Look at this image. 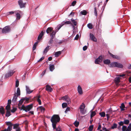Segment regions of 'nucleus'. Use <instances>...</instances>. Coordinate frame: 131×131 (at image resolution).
I'll use <instances>...</instances> for the list:
<instances>
[{
  "label": "nucleus",
  "mask_w": 131,
  "mask_h": 131,
  "mask_svg": "<svg viewBox=\"0 0 131 131\" xmlns=\"http://www.w3.org/2000/svg\"><path fill=\"white\" fill-rule=\"evenodd\" d=\"M11 115L10 112L9 111H6V117H9Z\"/></svg>",
  "instance_id": "f704fd0d"
},
{
  "label": "nucleus",
  "mask_w": 131,
  "mask_h": 131,
  "mask_svg": "<svg viewBox=\"0 0 131 131\" xmlns=\"http://www.w3.org/2000/svg\"><path fill=\"white\" fill-rule=\"evenodd\" d=\"M125 107V106L124 104L123 103H122L121 104V105L120 106V108L121 109V111H123L125 110L124 108Z\"/></svg>",
  "instance_id": "b1692460"
},
{
  "label": "nucleus",
  "mask_w": 131,
  "mask_h": 131,
  "mask_svg": "<svg viewBox=\"0 0 131 131\" xmlns=\"http://www.w3.org/2000/svg\"><path fill=\"white\" fill-rule=\"evenodd\" d=\"M61 99L63 100L66 101L68 104L71 103L70 99L66 95L61 98Z\"/></svg>",
  "instance_id": "0eeeda50"
},
{
  "label": "nucleus",
  "mask_w": 131,
  "mask_h": 131,
  "mask_svg": "<svg viewBox=\"0 0 131 131\" xmlns=\"http://www.w3.org/2000/svg\"><path fill=\"white\" fill-rule=\"evenodd\" d=\"M32 107L33 105L32 104H31L26 106L22 105L21 106L22 109L27 112L29 111Z\"/></svg>",
  "instance_id": "7ed1b4c3"
},
{
  "label": "nucleus",
  "mask_w": 131,
  "mask_h": 131,
  "mask_svg": "<svg viewBox=\"0 0 131 131\" xmlns=\"http://www.w3.org/2000/svg\"><path fill=\"white\" fill-rule=\"evenodd\" d=\"M43 35L44 34L43 32V31H41L38 36V40L40 39L41 38L42 36H43Z\"/></svg>",
  "instance_id": "6ab92c4d"
},
{
  "label": "nucleus",
  "mask_w": 131,
  "mask_h": 131,
  "mask_svg": "<svg viewBox=\"0 0 131 131\" xmlns=\"http://www.w3.org/2000/svg\"><path fill=\"white\" fill-rule=\"evenodd\" d=\"M117 124L115 123L113 124V126L111 127V128L112 129L116 128L117 127Z\"/></svg>",
  "instance_id": "a18cd8bd"
},
{
  "label": "nucleus",
  "mask_w": 131,
  "mask_h": 131,
  "mask_svg": "<svg viewBox=\"0 0 131 131\" xmlns=\"http://www.w3.org/2000/svg\"><path fill=\"white\" fill-rule=\"evenodd\" d=\"M19 85V82L18 80H17L16 82L15 86L17 87Z\"/></svg>",
  "instance_id": "3c124183"
},
{
  "label": "nucleus",
  "mask_w": 131,
  "mask_h": 131,
  "mask_svg": "<svg viewBox=\"0 0 131 131\" xmlns=\"http://www.w3.org/2000/svg\"><path fill=\"white\" fill-rule=\"evenodd\" d=\"M80 13L82 15H86L87 14V12L85 10H83L81 11L80 12Z\"/></svg>",
  "instance_id": "2f4dec72"
},
{
  "label": "nucleus",
  "mask_w": 131,
  "mask_h": 131,
  "mask_svg": "<svg viewBox=\"0 0 131 131\" xmlns=\"http://www.w3.org/2000/svg\"><path fill=\"white\" fill-rule=\"evenodd\" d=\"M102 129L104 130V131H109V130L107 129L106 128L103 127Z\"/></svg>",
  "instance_id": "774afa93"
},
{
  "label": "nucleus",
  "mask_w": 131,
  "mask_h": 131,
  "mask_svg": "<svg viewBox=\"0 0 131 131\" xmlns=\"http://www.w3.org/2000/svg\"><path fill=\"white\" fill-rule=\"evenodd\" d=\"M109 66L110 67H116L121 68H122L123 67V66L122 64L115 62H112L110 64Z\"/></svg>",
  "instance_id": "f03ea898"
},
{
  "label": "nucleus",
  "mask_w": 131,
  "mask_h": 131,
  "mask_svg": "<svg viewBox=\"0 0 131 131\" xmlns=\"http://www.w3.org/2000/svg\"><path fill=\"white\" fill-rule=\"evenodd\" d=\"M56 129V131H61V129H60V128L59 127L58 128H56V129Z\"/></svg>",
  "instance_id": "bf43d9fd"
},
{
  "label": "nucleus",
  "mask_w": 131,
  "mask_h": 131,
  "mask_svg": "<svg viewBox=\"0 0 131 131\" xmlns=\"http://www.w3.org/2000/svg\"><path fill=\"white\" fill-rule=\"evenodd\" d=\"M15 72L13 70H10L8 72V73L5 74V78L6 79L12 76Z\"/></svg>",
  "instance_id": "20e7f679"
},
{
  "label": "nucleus",
  "mask_w": 131,
  "mask_h": 131,
  "mask_svg": "<svg viewBox=\"0 0 131 131\" xmlns=\"http://www.w3.org/2000/svg\"><path fill=\"white\" fill-rule=\"evenodd\" d=\"M107 113H108L106 115V116H107V119H108L110 117L109 114H110V113H112V112H111L110 111V110L109 109V111H108Z\"/></svg>",
  "instance_id": "473e14b6"
},
{
  "label": "nucleus",
  "mask_w": 131,
  "mask_h": 131,
  "mask_svg": "<svg viewBox=\"0 0 131 131\" xmlns=\"http://www.w3.org/2000/svg\"><path fill=\"white\" fill-rule=\"evenodd\" d=\"M22 13L21 11L19 10L15 11V13H16V19H19L20 18V16L19 13L20 14Z\"/></svg>",
  "instance_id": "9b49d317"
},
{
  "label": "nucleus",
  "mask_w": 131,
  "mask_h": 131,
  "mask_svg": "<svg viewBox=\"0 0 131 131\" xmlns=\"http://www.w3.org/2000/svg\"><path fill=\"white\" fill-rule=\"evenodd\" d=\"M79 37V35L78 34L76 36V37L74 39L77 40L78 39Z\"/></svg>",
  "instance_id": "338daca9"
},
{
  "label": "nucleus",
  "mask_w": 131,
  "mask_h": 131,
  "mask_svg": "<svg viewBox=\"0 0 131 131\" xmlns=\"http://www.w3.org/2000/svg\"><path fill=\"white\" fill-rule=\"evenodd\" d=\"M96 114V112L95 111H93L91 113V114L90 115V117H91V119Z\"/></svg>",
  "instance_id": "7c9ffc66"
},
{
  "label": "nucleus",
  "mask_w": 131,
  "mask_h": 131,
  "mask_svg": "<svg viewBox=\"0 0 131 131\" xmlns=\"http://www.w3.org/2000/svg\"><path fill=\"white\" fill-rule=\"evenodd\" d=\"M94 13L95 14V16H97V10H96V8L95 7H94Z\"/></svg>",
  "instance_id": "864d4df0"
},
{
  "label": "nucleus",
  "mask_w": 131,
  "mask_h": 131,
  "mask_svg": "<svg viewBox=\"0 0 131 131\" xmlns=\"http://www.w3.org/2000/svg\"><path fill=\"white\" fill-rule=\"evenodd\" d=\"M53 28L51 27H49L46 30V33L49 34L50 33L52 32L53 30Z\"/></svg>",
  "instance_id": "dca6fc26"
},
{
  "label": "nucleus",
  "mask_w": 131,
  "mask_h": 131,
  "mask_svg": "<svg viewBox=\"0 0 131 131\" xmlns=\"http://www.w3.org/2000/svg\"><path fill=\"white\" fill-rule=\"evenodd\" d=\"M10 31V29L8 26H6L2 30V32L6 33Z\"/></svg>",
  "instance_id": "423d86ee"
},
{
  "label": "nucleus",
  "mask_w": 131,
  "mask_h": 131,
  "mask_svg": "<svg viewBox=\"0 0 131 131\" xmlns=\"http://www.w3.org/2000/svg\"><path fill=\"white\" fill-rule=\"evenodd\" d=\"M101 127V125L100 124L99 125L98 127L97 128V130H99L100 129Z\"/></svg>",
  "instance_id": "69168bd1"
},
{
  "label": "nucleus",
  "mask_w": 131,
  "mask_h": 131,
  "mask_svg": "<svg viewBox=\"0 0 131 131\" xmlns=\"http://www.w3.org/2000/svg\"><path fill=\"white\" fill-rule=\"evenodd\" d=\"M76 3L77 2L76 1H73L71 3L72 6H74L76 4Z\"/></svg>",
  "instance_id": "4d7b16f0"
},
{
  "label": "nucleus",
  "mask_w": 131,
  "mask_h": 131,
  "mask_svg": "<svg viewBox=\"0 0 131 131\" xmlns=\"http://www.w3.org/2000/svg\"><path fill=\"white\" fill-rule=\"evenodd\" d=\"M70 110V108L69 107H68L66 109V110L65 111V112L66 113L67 112L69 111Z\"/></svg>",
  "instance_id": "052dcab7"
},
{
  "label": "nucleus",
  "mask_w": 131,
  "mask_h": 131,
  "mask_svg": "<svg viewBox=\"0 0 131 131\" xmlns=\"http://www.w3.org/2000/svg\"><path fill=\"white\" fill-rule=\"evenodd\" d=\"M87 26L88 28L90 29H91L93 28V25L92 24L89 23L87 25Z\"/></svg>",
  "instance_id": "c9c22d12"
},
{
  "label": "nucleus",
  "mask_w": 131,
  "mask_h": 131,
  "mask_svg": "<svg viewBox=\"0 0 131 131\" xmlns=\"http://www.w3.org/2000/svg\"><path fill=\"white\" fill-rule=\"evenodd\" d=\"M124 124L126 125H127L129 123V121L128 119H124V121L123 122Z\"/></svg>",
  "instance_id": "c85d7f7f"
},
{
  "label": "nucleus",
  "mask_w": 131,
  "mask_h": 131,
  "mask_svg": "<svg viewBox=\"0 0 131 131\" xmlns=\"http://www.w3.org/2000/svg\"><path fill=\"white\" fill-rule=\"evenodd\" d=\"M115 81L116 83L118 84L120 82V77H116Z\"/></svg>",
  "instance_id": "393cba45"
},
{
  "label": "nucleus",
  "mask_w": 131,
  "mask_h": 131,
  "mask_svg": "<svg viewBox=\"0 0 131 131\" xmlns=\"http://www.w3.org/2000/svg\"><path fill=\"white\" fill-rule=\"evenodd\" d=\"M64 42V40H61L59 41L58 42V43L60 44H61L62 42Z\"/></svg>",
  "instance_id": "e2e57ef3"
},
{
  "label": "nucleus",
  "mask_w": 131,
  "mask_h": 131,
  "mask_svg": "<svg viewBox=\"0 0 131 131\" xmlns=\"http://www.w3.org/2000/svg\"><path fill=\"white\" fill-rule=\"evenodd\" d=\"M104 63L105 64H108L110 63V60L108 59L105 60L103 61Z\"/></svg>",
  "instance_id": "cd10ccee"
},
{
  "label": "nucleus",
  "mask_w": 131,
  "mask_h": 131,
  "mask_svg": "<svg viewBox=\"0 0 131 131\" xmlns=\"http://www.w3.org/2000/svg\"><path fill=\"white\" fill-rule=\"evenodd\" d=\"M93 126L91 125L89 127V131H92L93 129Z\"/></svg>",
  "instance_id": "79ce46f5"
},
{
  "label": "nucleus",
  "mask_w": 131,
  "mask_h": 131,
  "mask_svg": "<svg viewBox=\"0 0 131 131\" xmlns=\"http://www.w3.org/2000/svg\"><path fill=\"white\" fill-rule=\"evenodd\" d=\"M55 32H54V30L51 33H50V36L51 37L54 38L55 37V35L56 34Z\"/></svg>",
  "instance_id": "aec40b11"
},
{
  "label": "nucleus",
  "mask_w": 131,
  "mask_h": 131,
  "mask_svg": "<svg viewBox=\"0 0 131 131\" xmlns=\"http://www.w3.org/2000/svg\"><path fill=\"white\" fill-rule=\"evenodd\" d=\"M16 110L17 108H13L12 110H11V112L12 113H14L16 111Z\"/></svg>",
  "instance_id": "5fc2aeb1"
},
{
  "label": "nucleus",
  "mask_w": 131,
  "mask_h": 131,
  "mask_svg": "<svg viewBox=\"0 0 131 131\" xmlns=\"http://www.w3.org/2000/svg\"><path fill=\"white\" fill-rule=\"evenodd\" d=\"M127 126H123L122 128V130L123 131H126L127 129Z\"/></svg>",
  "instance_id": "49530a36"
},
{
  "label": "nucleus",
  "mask_w": 131,
  "mask_h": 131,
  "mask_svg": "<svg viewBox=\"0 0 131 131\" xmlns=\"http://www.w3.org/2000/svg\"><path fill=\"white\" fill-rule=\"evenodd\" d=\"M40 96H38V98L37 99V101L38 102L39 105L41 104V100L40 99Z\"/></svg>",
  "instance_id": "c03bdc74"
},
{
  "label": "nucleus",
  "mask_w": 131,
  "mask_h": 131,
  "mask_svg": "<svg viewBox=\"0 0 131 131\" xmlns=\"http://www.w3.org/2000/svg\"><path fill=\"white\" fill-rule=\"evenodd\" d=\"M26 87L27 94H30L32 92L33 90H30V89L28 86H26Z\"/></svg>",
  "instance_id": "f3484780"
},
{
  "label": "nucleus",
  "mask_w": 131,
  "mask_h": 131,
  "mask_svg": "<svg viewBox=\"0 0 131 131\" xmlns=\"http://www.w3.org/2000/svg\"><path fill=\"white\" fill-rule=\"evenodd\" d=\"M49 46H47L44 49L43 51L44 54L46 53L49 50Z\"/></svg>",
  "instance_id": "412c9836"
},
{
  "label": "nucleus",
  "mask_w": 131,
  "mask_h": 131,
  "mask_svg": "<svg viewBox=\"0 0 131 131\" xmlns=\"http://www.w3.org/2000/svg\"><path fill=\"white\" fill-rule=\"evenodd\" d=\"M71 24V21H65L62 22L61 24H60V25L62 27L64 24Z\"/></svg>",
  "instance_id": "4468645a"
},
{
  "label": "nucleus",
  "mask_w": 131,
  "mask_h": 131,
  "mask_svg": "<svg viewBox=\"0 0 131 131\" xmlns=\"http://www.w3.org/2000/svg\"><path fill=\"white\" fill-rule=\"evenodd\" d=\"M44 59V57H42L41 58H40V59L38 61V62H40V61H42V60L43 59Z\"/></svg>",
  "instance_id": "680f3d73"
},
{
  "label": "nucleus",
  "mask_w": 131,
  "mask_h": 131,
  "mask_svg": "<svg viewBox=\"0 0 131 131\" xmlns=\"http://www.w3.org/2000/svg\"><path fill=\"white\" fill-rule=\"evenodd\" d=\"M18 3L20 8L25 7L26 3H23V1L21 0H19Z\"/></svg>",
  "instance_id": "39448f33"
},
{
  "label": "nucleus",
  "mask_w": 131,
  "mask_h": 131,
  "mask_svg": "<svg viewBox=\"0 0 131 131\" xmlns=\"http://www.w3.org/2000/svg\"><path fill=\"white\" fill-rule=\"evenodd\" d=\"M99 114L101 117H104L105 116V113L104 112L100 113Z\"/></svg>",
  "instance_id": "58836bf2"
},
{
  "label": "nucleus",
  "mask_w": 131,
  "mask_h": 131,
  "mask_svg": "<svg viewBox=\"0 0 131 131\" xmlns=\"http://www.w3.org/2000/svg\"><path fill=\"white\" fill-rule=\"evenodd\" d=\"M87 48V47L86 46H85L83 47V50L84 51L86 50Z\"/></svg>",
  "instance_id": "13d9d810"
},
{
  "label": "nucleus",
  "mask_w": 131,
  "mask_h": 131,
  "mask_svg": "<svg viewBox=\"0 0 131 131\" xmlns=\"http://www.w3.org/2000/svg\"><path fill=\"white\" fill-rule=\"evenodd\" d=\"M127 129L130 130L131 131V124L130 123L129 124V125L128 127V128Z\"/></svg>",
  "instance_id": "6e6d98bb"
},
{
  "label": "nucleus",
  "mask_w": 131,
  "mask_h": 131,
  "mask_svg": "<svg viewBox=\"0 0 131 131\" xmlns=\"http://www.w3.org/2000/svg\"><path fill=\"white\" fill-rule=\"evenodd\" d=\"M0 113L2 115L4 114L5 113L4 108L2 106L0 108Z\"/></svg>",
  "instance_id": "5701e85b"
},
{
  "label": "nucleus",
  "mask_w": 131,
  "mask_h": 131,
  "mask_svg": "<svg viewBox=\"0 0 131 131\" xmlns=\"http://www.w3.org/2000/svg\"><path fill=\"white\" fill-rule=\"evenodd\" d=\"M79 124V122H78L75 121L74 123V125L76 127H77L78 126Z\"/></svg>",
  "instance_id": "de8ad7c7"
},
{
  "label": "nucleus",
  "mask_w": 131,
  "mask_h": 131,
  "mask_svg": "<svg viewBox=\"0 0 131 131\" xmlns=\"http://www.w3.org/2000/svg\"><path fill=\"white\" fill-rule=\"evenodd\" d=\"M53 38L51 37V39L49 42V43L50 44L52 43L53 42Z\"/></svg>",
  "instance_id": "603ef678"
},
{
  "label": "nucleus",
  "mask_w": 131,
  "mask_h": 131,
  "mask_svg": "<svg viewBox=\"0 0 131 131\" xmlns=\"http://www.w3.org/2000/svg\"><path fill=\"white\" fill-rule=\"evenodd\" d=\"M90 39L91 40L94 41L96 42L97 41V39L95 37L94 35L91 33H90Z\"/></svg>",
  "instance_id": "9d476101"
},
{
  "label": "nucleus",
  "mask_w": 131,
  "mask_h": 131,
  "mask_svg": "<svg viewBox=\"0 0 131 131\" xmlns=\"http://www.w3.org/2000/svg\"><path fill=\"white\" fill-rule=\"evenodd\" d=\"M38 42L37 41L36 42L35 44L32 47V50L33 51L36 48Z\"/></svg>",
  "instance_id": "bb28decb"
},
{
  "label": "nucleus",
  "mask_w": 131,
  "mask_h": 131,
  "mask_svg": "<svg viewBox=\"0 0 131 131\" xmlns=\"http://www.w3.org/2000/svg\"><path fill=\"white\" fill-rule=\"evenodd\" d=\"M109 54H110V56L113 58H114L117 59H119V57L117 56L114 55L110 52H109Z\"/></svg>",
  "instance_id": "a211bd4d"
},
{
  "label": "nucleus",
  "mask_w": 131,
  "mask_h": 131,
  "mask_svg": "<svg viewBox=\"0 0 131 131\" xmlns=\"http://www.w3.org/2000/svg\"><path fill=\"white\" fill-rule=\"evenodd\" d=\"M18 96L16 94V93L14 94V96L12 100V102L14 103H15L17 101Z\"/></svg>",
  "instance_id": "f8f14e48"
},
{
  "label": "nucleus",
  "mask_w": 131,
  "mask_h": 131,
  "mask_svg": "<svg viewBox=\"0 0 131 131\" xmlns=\"http://www.w3.org/2000/svg\"><path fill=\"white\" fill-rule=\"evenodd\" d=\"M61 51H58L56 52H55L54 55L55 57H58L59 56V55L61 54Z\"/></svg>",
  "instance_id": "a878e982"
},
{
  "label": "nucleus",
  "mask_w": 131,
  "mask_h": 131,
  "mask_svg": "<svg viewBox=\"0 0 131 131\" xmlns=\"http://www.w3.org/2000/svg\"><path fill=\"white\" fill-rule=\"evenodd\" d=\"M67 106V105L66 103H63L62 104V107L63 108L66 107Z\"/></svg>",
  "instance_id": "a19ab883"
},
{
  "label": "nucleus",
  "mask_w": 131,
  "mask_h": 131,
  "mask_svg": "<svg viewBox=\"0 0 131 131\" xmlns=\"http://www.w3.org/2000/svg\"><path fill=\"white\" fill-rule=\"evenodd\" d=\"M15 11H12L8 12L6 13V15H9L10 14H13L14 13H15Z\"/></svg>",
  "instance_id": "e433bc0d"
},
{
  "label": "nucleus",
  "mask_w": 131,
  "mask_h": 131,
  "mask_svg": "<svg viewBox=\"0 0 131 131\" xmlns=\"http://www.w3.org/2000/svg\"><path fill=\"white\" fill-rule=\"evenodd\" d=\"M118 124H119V126H123V125L124 124L123 122V121H121L119 122H118Z\"/></svg>",
  "instance_id": "09e8293b"
},
{
  "label": "nucleus",
  "mask_w": 131,
  "mask_h": 131,
  "mask_svg": "<svg viewBox=\"0 0 131 131\" xmlns=\"http://www.w3.org/2000/svg\"><path fill=\"white\" fill-rule=\"evenodd\" d=\"M39 108L41 110V112L44 111L45 110V108L42 106H40L39 107Z\"/></svg>",
  "instance_id": "8fccbe9b"
},
{
  "label": "nucleus",
  "mask_w": 131,
  "mask_h": 131,
  "mask_svg": "<svg viewBox=\"0 0 131 131\" xmlns=\"http://www.w3.org/2000/svg\"><path fill=\"white\" fill-rule=\"evenodd\" d=\"M49 69L50 70L52 71L54 69V66L53 65L50 64Z\"/></svg>",
  "instance_id": "4be33fe9"
},
{
  "label": "nucleus",
  "mask_w": 131,
  "mask_h": 131,
  "mask_svg": "<svg viewBox=\"0 0 131 131\" xmlns=\"http://www.w3.org/2000/svg\"><path fill=\"white\" fill-rule=\"evenodd\" d=\"M59 26L58 28H55V30L54 31V32H56V33L61 28V26L60 24L59 25Z\"/></svg>",
  "instance_id": "72a5a7b5"
},
{
  "label": "nucleus",
  "mask_w": 131,
  "mask_h": 131,
  "mask_svg": "<svg viewBox=\"0 0 131 131\" xmlns=\"http://www.w3.org/2000/svg\"><path fill=\"white\" fill-rule=\"evenodd\" d=\"M85 108V105L84 104L82 103V104L80 105V107L81 112L82 114H84L85 112H84V109Z\"/></svg>",
  "instance_id": "6e6552de"
},
{
  "label": "nucleus",
  "mask_w": 131,
  "mask_h": 131,
  "mask_svg": "<svg viewBox=\"0 0 131 131\" xmlns=\"http://www.w3.org/2000/svg\"><path fill=\"white\" fill-rule=\"evenodd\" d=\"M52 89L50 86L48 84L46 86V90L48 92H51L52 91Z\"/></svg>",
  "instance_id": "ddd939ff"
},
{
  "label": "nucleus",
  "mask_w": 131,
  "mask_h": 131,
  "mask_svg": "<svg viewBox=\"0 0 131 131\" xmlns=\"http://www.w3.org/2000/svg\"><path fill=\"white\" fill-rule=\"evenodd\" d=\"M17 96H19L20 94V90L19 88H18L17 90Z\"/></svg>",
  "instance_id": "c756f323"
},
{
  "label": "nucleus",
  "mask_w": 131,
  "mask_h": 131,
  "mask_svg": "<svg viewBox=\"0 0 131 131\" xmlns=\"http://www.w3.org/2000/svg\"><path fill=\"white\" fill-rule=\"evenodd\" d=\"M102 57L101 56H100L95 60V62L96 64H99L102 62Z\"/></svg>",
  "instance_id": "1a4fd4ad"
},
{
  "label": "nucleus",
  "mask_w": 131,
  "mask_h": 131,
  "mask_svg": "<svg viewBox=\"0 0 131 131\" xmlns=\"http://www.w3.org/2000/svg\"><path fill=\"white\" fill-rule=\"evenodd\" d=\"M71 21H72V23H73L74 25V26H76L77 24V22L76 21H75V20L73 19H71Z\"/></svg>",
  "instance_id": "37998d69"
},
{
  "label": "nucleus",
  "mask_w": 131,
  "mask_h": 131,
  "mask_svg": "<svg viewBox=\"0 0 131 131\" xmlns=\"http://www.w3.org/2000/svg\"><path fill=\"white\" fill-rule=\"evenodd\" d=\"M10 105H7L6 107V109L7 111H9L10 110Z\"/></svg>",
  "instance_id": "4c0bfd02"
},
{
  "label": "nucleus",
  "mask_w": 131,
  "mask_h": 131,
  "mask_svg": "<svg viewBox=\"0 0 131 131\" xmlns=\"http://www.w3.org/2000/svg\"><path fill=\"white\" fill-rule=\"evenodd\" d=\"M78 91L79 94H81L83 93L82 89L80 85H79L78 87Z\"/></svg>",
  "instance_id": "2eb2a0df"
},
{
  "label": "nucleus",
  "mask_w": 131,
  "mask_h": 131,
  "mask_svg": "<svg viewBox=\"0 0 131 131\" xmlns=\"http://www.w3.org/2000/svg\"><path fill=\"white\" fill-rule=\"evenodd\" d=\"M23 100H21L19 101V103L18 104V106H20L23 103Z\"/></svg>",
  "instance_id": "ea45409f"
},
{
  "label": "nucleus",
  "mask_w": 131,
  "mask_h": 131,
  "mask_svg": "<svg viewBox=\"0 0 131 131\" xmlns=\"http://www.w3.org/2000/svg\"><path fill=\"white\" fill-rule=\"evenodd\" d=\"M60 120V118L58 115H53L50 121L52 123V126L53 129L56 128V125Z\"/></svg>",
  "instance_id": "f257e3e1"
},
{
  "label": "nucleus",
  "mask_w": 131,
  "mask_h": 131,
  "mask_svg": "<svg viewBox=\"0 0 131 131\" xmlns=\"http://www.w3.org/2000/svg\"><path fill=\"white\" fill-rule=\"evenodd\" d=\"M11 103V100H8V105H10Z\"/></svg>",
  "instance_id": "0e129e2a"
}]
</instances>
